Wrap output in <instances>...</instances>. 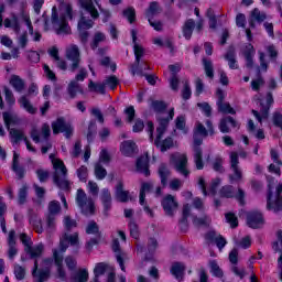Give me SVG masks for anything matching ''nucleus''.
Segmentation results:
<instances>
[{
    "label": "nucleus",
    "instance_id": "e2e57ef3",
    "mask_svg": "<svg viewBox=\"0 0 282 282\" xmlns=\"http://www.w3.org/2000/svg\"><path fill=\"white\" fill-rule=\"evenodd\" d=\"M123 17L129 21V23H133L135 21V9L128 8L123 11Z\"/></svg>",
    "mask_w": 282,
    "mask_h": 282
},
{
    "label": "nucleus",
    "instance_id": "37998d69",
    "mask_svg": "<svg viewBox=\"0 0 282 282\" xmlns=\"http://www.w3.org/2000/svg\"><path fill=\"white\" fill-rule=\"evenodd\" d=\"M68 94L70 96V98H76V94H78V91L80 94H83V88H80V84H78V82L76 80H72L69 84H68Z\"/></svg>",
    "mask_w": 282,
    "mask_h": 282
},
{
    "label": "nucleus",
    "instance_id": "4d7b16f0",
    "mask_svg": "<svg viewBox=\"0 0 282 282\" xmlns=\"http://www.w3.org/2000/svg\"><path fill=\"white\" fill-rule=\"evenodd\" d=\"M118 77H116V75L109 76L104 80V85L112 90L118 87Z\"/></svg>",
    "mask_w": 282,
    "mask_h": 282
},
{
    "label": "nucleus",
    "instance_id": "3c124183",
    "mask_svg": "<svg viewBox=\"0 0 282 282\" xmlns=\"http://www.w3.org/2000/svg\"><path fill=\"white\" fill-rule=\"evenodd\" d=\"M28 202V185H23L18 192V204L23 205Z\"/></svg>",
    "mask_w": 282,
    "mask_h": 282
},
{
    "label": "nucleus",
    "instance_id": "aec40b11",
    "mask_svg": "<svg viewBox=\"0 0 282 282\" xmlns=\"http://www.w3.org/2000/svg\"><path fill=\"white\" fill-rule=\"evenodd\" d=\"M109 273H115L111 267H109L105 262L97 263L95 269H94V274H95V282H98L100 276L105 275L109 276Z\"/></svg>",
    "mask_w": 282,
    "mask_h": 282
},
{
    "label": "nucleus",
    "instance_id": "c03bdc74",
    "mask_svg": "<svg viewBox=\"0 0 282 282\" xmlns=\"http://www.w3.org/2000/svg\"><path fill=\"white\" fill-rule=\"evenodd\" d=\"M175 127L178 131H181L184 135L188 133V128H186V117L180 116L175 120Z\"/></svg>",
    "mask_w": 282,
    "mask_h": 282
},
{
    "label": "nucleus",
    "instance_id": "dca6fc26",
    "mask_svg": "<svg viewBox=\"0 0 282 282\" xmlns=\"http://www.w3.org/2000/svg\"><path fill=\"white\" fill-rule=\"evenodd\" d=\"M112 251L115 252L117 263H119L120 269L122 270V272H124V261H127L129 257L127 256V253L120 250V241L118 239L112 240Z\"/></svg>",
    "mask_w": 282,
    "mask_h": 282
},
{
    "label": "nucleus",
    "instance_id": "bf43d9fd",
    "mask_svg": "<svg viewBox=\"0 0 282 282\" xmlns=\"http://www.w3.org/2000/svg\"><path fill=\"white\" fill-rule=\"evenodd\" d=\"M14 274H15V279L18 281H23L25 279V268L15 264L14 265Z\"/></svg>",
    "mask_w": 282,
    "mask_h": 282
},
{
    "label": "nucleus",
    "instance_id": "864d4df0",
    "mask_svg": "<svg viewBox=\"0 0 282 282\" xmlns=\"http://www.w3.org/2000/svg\"><path fill=\"white\" fill-rule=\"evenodd\" d=\"M95 176L98 180H105L107 177V170L102 167V164L100 163L95 164Z\"/></svg>",
    "mask_w": 282,
    "mask_h": 282
},
{
    "label": "nucleus",
    "instance_id": "9b49d317",
    "mask_svg": "<svg viewBox=\"0 0 282 282\" xmlns=\"http://www.w3.org/2000/svg\"><path fill=\"white\" fill-rule=\"evenodd\" d=\"M66 58L70 61V72H76L80 67V50L78 45L70 44L66 47Z\"/></svg>",
    "mask_w": 282,
    "mask_h": 282
},
{
    "label": "nucleus",
    "instance_id": "cd10ccee",
    "mask_svg": "<svg viewBox=\"0 0 282 282\" xmlns=\"http://www.w3.org/2000/svg\"><path fill=\"white\" fill-rule=\"evenodd\" d=\"M131 36H132V41L134 43L135 62H137V65H140V61L142 58V56H144V48L142 46L138 45V43H135V41L138 40V32H135V30L131 31Z\"/></svg>",
    "mask_w": 282,
    "mask_h": 282
},
{
    "label": "nucleus",
    "instance_id": "39448f33",
    "mask_svg": "<svg viewBox=\"0 0 282 282\" xmlns=\"http://www.w3.org/2000/svg\"><path fill=\"white\" fill-rule=\"evenodd\" d=\"M50 160L52 161L54 167L53 182L57 188L62 191H69L72 183L67 180V167L62 160L55 159L54 154H50Z\"/></svg>",
    "mask_w": 282,
    "mask_h": 282
},
{
    "label": "nucleus",
    "instance_id": "a878e982",
    "mask_svg": "<svg viewBox=\"0 0 282 282\" xmlns=\"http://www.w3.org/2000/svg\"><path fill=\"white\" fill-rule=\"evenodd\" d=\"M265 19H268V15L265 14V12H262L261 10L256 8L251 11L249 25L250 28H254L256 26L254 21H257V23H263Z\"/></svg>",
    "mask_w": 282,
    "mask_h": 282
},
{
    "label": "nucleus",
    "instance_id": "69168bd1",
    "mask_svg": "<svg viewBox=\"0 0 282 282\" xmlns=\"http://www.w3.org/2000/svg\"><path fill=\"white\" fill-rule=\"evenodd\" d=\"M64 226L66 230H72V228H76L78 226V223H76L75 219H72L69 216L64 217Z\"/></svg>",
    "mask_w": 282,
    "mask_h": 282
},
{
    "label": "nucleus",
    "instance_id": "6e6552de",
    "mask_svg": "<svg viewBox=\"0 0 282 282\" xmlns=\"http://www.w3.org/2000/svg\"><path fill=\"white\" fill-rule=\"evenodd\" d=\"M243 180V171L239 166V154L237 152L230 153V173L229 182L230 184H239Z\"/></svg>",
    "mask_w": 282,
    "mask_h": 282
},
{
    "label": "nucleus",
    "instance_id": "4c0bfd02",
    "mask_svg": "<svg viewBox=\"0 0 282 282\" xmlns=\"http://www.w3.org/2000/svg\"><path fill=\"white\" fill-rule=\"evenodd\" d=\"M10 85L15 89V91L21 93L25 89V82L21 79L18 75H12L10 78Z\"/></svg>",
    "mask_w": 282,
    "mask_h": 282
},
{
    "label": "nucleus",
    "instance_id": "4468645a",
    "mask_svg": "<svg viewBox=\"0 0 282 282\" xmlns=\"http://www.w3.org/2000/svg\"><path fill=\"white\" fill-rule=\"evenodd\" d=\"M263 224H265V220L263 219V214L260 212H250L247 215V225L249 228H262Z\"/></svg>",
    "mask_w": 282,
    "mask_h": 282
},
{
    "label": "nucleus",
    "instance_id": "4be33fe9",
    "mask_svg": "<svg viewBox=\"0 0 282 282\" xmlns=\"http://www.w3.org/2000/svg\"><path fill=\"white\" fill-rule=\"evenodd\" d=\"M242 54L246 58V67H248L249 69H252L254 62L252 58H254V46H252V44H247L243 48H242Z\"/></svg>",
    "mask_w": 282,
    "mask_h": 282
},
{
    "label": "nucleus",
    "instance_id": "20e7f679",
    "mask_svg": "<svg viewBox=\"0 0 282 282\" xmlns=\"http://www.w3.org/2000/svg\"><path fill=\"white\" fill-rule=\"evenodd\" d=\"M268 180V197H267V208L273 213H280L282 210V184L276 186V183L271 176Z\"/></svg>",
    "mask_w": 282,
    "mask_h": 282
},
{
    "label": "nucleus",
    "instance_id": "0eeeda50",
    "mask_svg": "<svg viewBox=\"0 0 282 282\" xmlns=\"http://www.w3.org/2000/svg\"><path fill=\"white\" fill-rule=\"evenodd\" d=\"M76 204L80 208L83 215L89 216L96 213L94 199L91 197H87V194L83 189L77 191Z\"/></svg>",
    "mask_w": 282,
    "mask_h": 282
},
{
    "label": "nucleus",
    "instance_id": "f8f14e48",
    "mask_svg": "<svg viewBox=\"0 0 282 282\" xmlns=\"http://www.w3.org/2000/svg\"><path fill=\"white\" fill-rule=\"evenodd\" d=\"M53 133H64L65 138H72L74 133V128L72 124L65 122V119L58 118L52 123Z\"/></svg>",
    "mask_w": 282,
    "mask_h": 282
},
{
    "label": "nucleus",
    "instance_id": "473e14b6",
    "mask_svg": "<svg viewBox=\"0 0 282 282\" xmlns=\"http://www.w3.org/2000/svg\"><path fill=\"white\" fill-rule=\"evenodd\" d=\"M184 270H186V267L182 262H174L171 268V274H173L177 281H182V279H184Z\"/></svg>",
    "mask_w": 282,
    "mask_h": 282
},
{
    "label": "nucleus",
    "instance_id": "6e6d98bb",
    "mask_svg": "<svg viewBox=\"0 0 282 282\" xmlns=\"http://www.w3.org/2000/svg\"><path fill=\"white\" fill-rule=\"evenodd\" d=\"M3 91H4V98H6L7 104L10 107H12V105H14L17 102V99L14 98V94L8 87H4Z\"/></svg>",
    "mask_w": 282,
    "mask_h": 282
},
{
    "label": "nucleus",
    "instance_id": "ea45409f",
    "mask_svg": "<svg viewBox=\"0 0 282 282\" xmlns=\"http://www.w3.org/2000/svg\"><path fill=\"white\" fill-rule=\"evenodd\" d=\"M159 175L161 177V184L163 186H166V184H169V177H171V170H169V166H166V164L160 165Z\"/></svg>",
    "mask_w": 282,
    "mask_h": 282
},
{
    "label": "nucleus",
    "instance_id": "0e129e2a",
    "mask_svg": "<svg viewBox=\"0 0 282 282\" xmlns=\"http://www.w3.org/2000/svg\"><path fill=\"white\" fill-rule=\"evenodd\" d=\"M193 224L194 226H208V224H210V218H208V216L202 218L194 217Z\"/></svg>",
    "mask_w": 282,
    "mask_h": 282
},
{
    "label": "nucleus",
    "instance_id": "ddd939ff",
    "mask_svg": "<svg viewBox=\"0 0 282 282\" xmlns=\"http://www.w3.org/2000/svg\"><path fill=\"white\" fill-rule=\"evenodd\" d=\"M50 133H52V130L50 129V124L44 123L42 126L41 131H39V129L36 128H32L30 135L33 142H35V144H39L41 140H47L50 138Z\"/></svg>",
    "mask_w": 282,
    "mask_h": 282
},
{
    "label": "nucleus",
    "instance_id": "052dcab7",
    "mask_svg": "<svg viewBox=\"0 0 282 282\" xmlns=\"http://www.w3.org/2000/svg\"><path fill=\"white\" fill-rule=\"evenodd\" d=\"M129 229H130L131 237H133V239H139L140 230L138 229V224H135V221L130 220Z\"/></svg>",
    "mask_w": 282,
    "mask_h": 282
},
{
    "label": "nucleus",
    "instance_id": "13d9d810",
    "mask_svg": "<svg viewBox=\"0 0 282 282\" xmlns=\"http://www.w3.org/2000/svg\"><path fill=\"white\" fill-rule=\"evenodd\" d=\"M61 213V203L53 200L48 204V215H58Z\"/></svg>",
    "mask_w": 282,
    "mask_h": 282
},
{
    "label": "nucleus",
    "instance_id": "f704fd0d",
    "mask_svg": "<svg viewBox=\"0 0 282 282\" xmlns=\"http://www.w3.org/2000/svg\"><path fill=\"white\" fill-rule=\"evenodd\" d=\"M151 191H153V183L148 182V183L141 184V189L139 195V203L141 206H144V199L147 197V193H151Z\"/></svg>",
    "mask_w": 282,
    "mask_h": 282
},
{
    "label": "nucleus",
    "instance_id": "9d476101",
    "mask_svg": "<svg viewBox=\"0 0 282 282\" xmlns=\"http://www.w3.org/2000/svg\"><path fill=\"white\" fill-rule=\"evenodd\" d=\"M172 161L176 173H180L183 177H188V175H191V170H188V158L186 154H173Z\"/></svg>",
    "mask_w": 282,
    "mask_h": 282
},
{
    "label": "nucleus",
    "instance_id": "412c9836",
    "mask_svg": "<svg viewBox=\"0 0 282 282\" xmlns=\"http://www.w3.org/2000/svg\"><path fill=\"white\" fill-rule=\"evenodd\" d=\"M120 151L126 158H131V155L138 153V145L131 140L123 141L120 145Z\"/></svg>",
    "mask_w": 282,
    "mask_h": 282
},
{
    "label": "nucleus",
    "instance_id": "680f3d73",
    "mask_svg": "<svg viewBox=\"0 0 282 282\" xmlns=\"http://www.w3.org/2000/svg\"><path fill=\"white\" fill-rule=\"evenodd\" d=\"M64 261L68 270H70V272H74L76 270V265H78V262H76V259L74 257L68 256L65 258Z\"/></svg>",
    "mask_w": 282,
    "mask_h": 282
},
{
    "label": "nucleus",
    "instance_id": "f03ea898",
    "mask_svg": "<svg viewBox=\"0 0 282 282\" xmlns=\"http://www.w3.org/2000/svg\"><path fill=\"white\" fill-rule=\"evenodd\" d=\"M78 6L84 10L78 22L79 39L82 43H87L89 32L85 30H91V28H94V20L91 19H98V9L94 6V0H78ZM87 14H89L91 19L87 18Z\"/></svg>",
    "mask_w": 282,
    "mask_h": 282
},
{
    "label": "nucleus",
    "instance_id": "6ab92c4d",
    "mask_svg": "<svg viewBox=\"0 0 282 282\" xmlns=\"http://www.w3.org/2000/svg\"><path fill=\"white\" fill-rule=\"evenodd\" d=\"M26 254L31 257V259H34L35 261H39L40 257H43V252H45V246L43 243L34 245L33 247H26L24 248Z\"/></svg>",
    "mask_w": 282,
    "mask_h": 282
},
{
    "label": "nucleus",
    "instance_id": "58836bf2",
    "mask_svg": "<svg viewBox=\"0 0 282 282\" xmlns=\"http://www.w3.org/2000/svg\"><path fill=\"white\" fill-rule=\"evenodd\" d=\"M9 133L14 142V144H19V142H21V140H23V142H25V139H28V137H25V132H23V130H19V129H8Z\"/></svg>",
    "mask_w": 282,
    "mask_h": 282
},
{
    "label": "nucleus",
    "instance_id": "a18cd8bd",
    "mask_svg": "<svg viewBox=\"0 0 282 282\" xmlns=\"http://www.w3.org/2000/svg\"><path fill=\"white\" fill-rule=\"evenodd\" d=\"M203 66L207 78L215 77V70L213 68V62L207 58H203Z\"/></svg>",
    "mask_w": 282,
    "mask_h": 282
},
{
    "label": "nucleus",
    "instance_id": "2eb2a0df",
    "mask_svg": "<svg viewBox=\"0 0 282 282\" xmlns=\"http://www.w3.org/2000/svg\"><path fill=\"white\" fill-rule=\"evenodd\" d=\"M208 137V130L202 122H196L194 128V147H202V143L204 142V138Z\"/></svg>",
    "mask_w": 282,
    "mask_h": 282
},
{
    "label": "nucleus",
    "instance_id": "1a4fd4ad",
    "mask_svg": "<svg viewBox=\"0 0 282 282\" xmlns=\"http://www.w3.org/2000/svg\"><path fill=\"white\" fill-rule=\"evenodd\" d=\"M274 104V98L271 93L267 95L264 99H260V112L257 110H252L254 118L258 122H263V120H268V116H270V107Z\"/></svg>",
    "mask_w": 282,
    "mask_h": 282
},
{
    "label": "nucleus",
    "instance_id": "72a5a7b5",
    "mask_svg": "<svg viewBox=\"0 0 282 282\" xmlns=\"http://www.w3.org/2000/svg\"><path fill=\"white\" fill-rule=\"evenodd\" d=\"M3 120L7 129H10V127H14L21 122L19 116H17L14 112H3Z\"/></svg>",
    "mask_w": 282,
    "mask_h": 282
},
{
    "label": "nucleus",
    "instance_id": "f257e3e1",
    "mask_svg": "<svg viewBox=\"0 0 282 282\" xmlns=\"http://www.w3.org/2000/svg\"><path fill=\"white\" fill-rule=\"evenodd\" d=\"M70 246H78V234L67 235L65 234L59 240L58 249H53V258H44L40 265L39 260L34 261V267L32 270L33 282H45L50 279V274H52V265H56L57 268V276L62 281H65L67 273L63 268V254L67 251V248Z\"/></svg>",
    "mask_w": 282,
    "mask_h": 282
},
{
    "label": "nucleus",
    "instance_id": "c85d7f7f",
    "mask_svg": "<svg viewBox=\"0 0 282 282\" xmlns=\"http://www.w3.org/2000/svg\"><path fill=\"white\" fill-rule=\"evenodd\" d=\"M12 171L19 180H23V177H25V167L19 165V154L17 152L13 153Z\"/></svg>",
    "mask_w": 282,
    "mask_h": 282
},
{
    "label": "nucleus",
    "instance_id": "a19ab883",
    "mask_svg": "<svg viewBox=\"0 0 282 282\" xmlns=\"http://www.w3.org/2000/svg\"><path fill=\"white\" fill-rule=\"evenodd\" d=\"M116 197L119 202H129V192L124 191L122 183H118L117 185Z\"/></svg>",
    "mask_w": 282,
    "mask_h": 282
},
{
    "label": "nucleus",
    "instance_id": "c756f323",
    "mask_svg": "<svg viewBox=\"0 0 282 282\" xmlns=\"http://www.w3.org/2000/svg\"><path fill=\"white\" fill-rule=\"evenodd\" d=\"M194 164L197 171L204 170L203 152L199 145H194Z\"/></svg>",
    "mask_w": 282,
    "mask_h": 282
},
{
    "label": "nucleus",
    "instance_id": "8fccbe9b",
    "mask_svg": "<svg viewBox=\"0 0 282 282\" xmlns=\"http://www.w3.org/2000/svg\"><path fill=\"white\" fill-rule=\"evenodd\" d=\"M105 82L102 84L98 83H94V80H89V84H88V89L90 91H97L98 94H105Z\"/></svg>",
    "mask_w": 282,
    "mask_h": 282
},
{
    "label": "nucleus",
    "instance_id": "bb28decb",
    "mask_svg": "<svg viewBox=\"0 0 282 282\" xmlns=\"http://www.w3.org/2000/svg\"><path fill=\"white\" fill-rule=\"evenodd\" d=\"M147 69H151V67H149V64H147V62L139 59V64L137 61H134V64L131 66V74L133 76H144V72H147Z\"/></svg>",
    "mask_w": 282,
    "mask_h": 282
},
{
    "label": "nucleus",
    "instance_id": "774afa93",
    "mask_svg": "<svg viewBox=\"0 0 282 282\" xmlns=\"http://www.w3.org/2000/svg\"><path fill=\"white\" fill-rule=\"evenodd\" d=\"M96 134V121H90L88 126L87 140L91 142L94 140V135Z\"/></svg>",
    "mask_w": 282,
    "mask_h": 282
},
{
    "label": "nucleus",
    "instance_id": "e433bc0d",
    "mask_svg": "<svg viewBox=\"0 0 282 282\" xmlns=\"http://www.w3.org/2000/svg\"><path fill=\"white\" fill-rule=\"evenodd\" d=\"M193 30H195V20L189 19L183 25V35L187 41H191V36H193Z\"/></svg>",
    "mask_w": 282,
    "mask_h": 282
},
{
    "label": "nucleus",
    "instance_id": "de8ad7c7",
    "mask_svg": "<svg viewBox=\"0 0 282 282\" xmlns=\"http://www.w3.org/2000/svg\"><path fill=\"white\" fill-rule=\"evenodd\" d=\"M226 61H228V65L230 69H238L239 65L237 64V58L235 56V52L234 51H229L226 56H225Z\"/></svg>",
    "mask_w": 282,
    "mask_h": 282
},
{
    "label": "nucleus",
    "instance_id": "7ed1b4c3",
    "mask_svg": "<svg viewBox=\"0 0 282 282\" xmlns=\"http://www.w3.org/2000/svg\"><path fill=\"white\" fill-rule=\"evenodd\" d=\"M175 116V110L172 108L170 110V119L164 118L163 116H159V127L156 128V139L154 140V144L160 151H169L173 147V138L167 137L163 140L164 133L169 129V122Z\"/></svg>",
    "mask_w": 282,
    "mask_h": 282
},
{
    "label": "nucleus",
    "instance_id": "603ef678",
    "mask_svg": "<svg viewBox=\"0 0 282 282\" xmlns=\"http://www.w3.org/2000/svg\"><path fill=\"white\" fill-rule=\"evenodd\" d=\"M217 107L220 113H231V116H235L236 113L235 108H231L228 102L221 101L220 104H217Z\"/></svg>",
    "mask_w": 282,
    "mask_h": 282
},
{
    "label": "nucleus",
    "instance_id": "338daca9",
    "mask_svg": "<svg viewBox=\"0 0 282 282\" xmlns=\"http://www.w3.org/2000/svg\"><path fill=\"white\" fill-rule=\"evenodd\" d=\"M225 217H226L227 224H230L232 228H237V226H239V221L237 220V216H235V214L228 213L226 214Z\"/></svg>",
    "mask_w": 282,
    "mask_h": 282
},
{
    "label": "nucleus",
    "instance_id": "49530a36",
    "mask_svg": "<svg viewBox=\"0 0 282 282\" xmlns=\"http://www.w3.org/2000/svg\"><path fill=\"white\" fill-rule=\"evenodd\" d=\"M219 195L226 198L235 197V187L232 185H225L220 188Z\"/></svg>",
    "mask_w": 282,
    "mask_h": 282
},
{
    "label": "nucleus",
    "instance_id": "2f4dec72",
    "mask_svg": "<svg viewBox=\"0 0 282 282\" xmlns=\"http://www.w3.org/2000/svg\"><path fill=\"white\" fill-rule=\"evenodd\" d=\"M70 279L74 282H87L89 281V272L87 269H79L70 274Z\"/></svg>",
    "mask_w": 282,
    "mask_h": 282
},
{
    "label": "nucleus",
    "instance_id": "423d86ee",
    "mask_svg": "<svg viewBox=\"0 0 282 282\" xmlns=\"http://www.w3.org/2000/svg\"><path fill=\"white\" fill-rule=\"evenodd\" d=\"M67 19H72L70 6L62 9L59 15L56 11V7H53L51 21L53 23V28L56 31V34H69V25L67 24Z\"/></svg>",
    "mask_w": 282,
    "mask_h": 282
},
{
    "label": "nucleus",
    "instance_id": "f3484780",
    "mask_svg": "<svg viewBox=\"0 0 282 282\" xmlns=\"http://www.w3.org/2000/svg\"><path fill=\"white\" fill-rule=\"evenodd\" d=\"M162 206L164 213L169 217H173V214L175 213V210H177V202L175 200V197H173V195L165 196L162 200Z\"/></svg>",
    "mask_w": 282,
    "mask_h": 282
},
{
    "label": "nucleus",
    "instance_id": "a211bd4d",
    "mask_svg": "<svg viewBox=\"0 0 282 282\" xmlns=\"http://www.w3.org/2000/svg\"><path fill=\"white\" fill-rule=\"evenodd\" d=\"M8 257L9 259H14L17 257L19 250H17V231L10 230L8 236Z\"/></svg>",
    "mask_w": 282,
    "mask_h": 282
},
{
    "label": "nucleus",
    "instance_id": "5701e85b",
    "mask_svg": "<svg viewBox=\"0 0 282 282\" xmlns=\"http://www.w3.org/2000/svg\"><path fill=\"white\" fill-rule=\"evenodd\" d=\"M230 127L236 129V127H239V123L232 118V117H225L220 120L219 123V130L221 133H230Z\"/></svg>",
    "mask_w": 282,
    "mask_h": 282
},
{
    "label": "nucleus",
    "instance_id": "7c9ffc66",
    "mask_svg": "<svg viewBox=\"0 0 282 282\" xmlns=\"http://www.w3.org/2000/svg\"><path fill=\"white\" fill-rule=\"evenodd\" d=\"M206 238L210 241H215L217 248L221 250L223 248H226V238H224L221 235L216 234L215 231H209L206 235Z\"/></svg>",
    "mask_w": 282,
    "mask_h": 282
},
{
    "label": "nucleus",
    "instance_id": "c9c22d12",
    "mask_svg": "<svg viewBox=\"0 0 282 282\" xmlns=\"http://www.w3.org/2000/svg\"><path fill=\"white\" fill-rule=\"evenodd\" d=\"M100 199L104 204L105 213H107V210H110L111 209V193L109 192V189H107V188L101 189Z\"/></svg>",
    "mask_w": 282,
    "mask_h": 282
},
{
    "label": "nucleus",
    "instance_id": "5fc2aeb1",
    "mask_svg": "<svg viewBox=\"0 0 282 282\" xmlns=\"http://www.w3.org/2000/svg\"><path fill=\"white\" fill-rule=\"evenodd\" d=\"M105 41H107V36H105L104 33L97 32L91 43V50H96V47H98V44L105 43Z\"/></svg>",
    "mask_w": 282,
    "mask_h": 282
},
{
    "label": "nucleus",
    "instance_id": "09e8293b",
    "mask_svg": "<svg viewBox=\"0 0 282 282\" xmlns=\"http://www.w3.org/2000/svg\"><path fill=\"white\" fill-rule=\"evenodd\" d=\"M210 272L214 276H217L218 279H221L224 276V271L219 268V264H217V261L213 260L209 262Z\"/></svg>",
    "mask_w": 282,
    "mask_h": 282
},
{
    "label": "nucleus",
    "instance_id": "393cba45",
    "mask_svg": "<svg viewBox=\"0 0 282 282\" xmlns=\"http://www.w3.org/2000/svg\"><path fill=\"white\" fill-rule=\"evenodd\" d=\"M151 108L154 109L158 112L156 116V120L158 122H160V116H162L163 118L170 120L171 119V111L169 112V115H166V112H162L163 110L166 109V105L164 104V101H152L151 102Z\"/></svg>",
    "mask_w": 282,
    "mask_h": 282
},
{
    "label": "nucleus",
    "instance_id": "79ce46f5",
    "mask_svg": "<svg viewBox=\"0 0 282 282\" xmlns=\"http://www.w3.org/2000/svg\"><path fill=\"white\" fill-rule=\"evenodd\" d=\"M18 102L20 104V107H22V109H25V111H28V113H36V109L34 108V106H32L28 97L22 96L18 100Z\"/></svg>",
    "mask_w": 282,
    "mask_h": 282
},
{
    "label": "nucleus",
    "instance_id": "b1692460",
    "mask_svg": "<svg viewBox=\"0 0 282 282\" xmlns=\"http://www.w3.org/2000/svg\"><path fill=\"white\" fill-rule=\"evenodd\" d=\"M137 171L139 173H143L145 177H149L151 175V172H149V155H142L137 160Z\"/></svg>",
    "mask_w": 282,
    "mask_h": 282
}]
</instances>
